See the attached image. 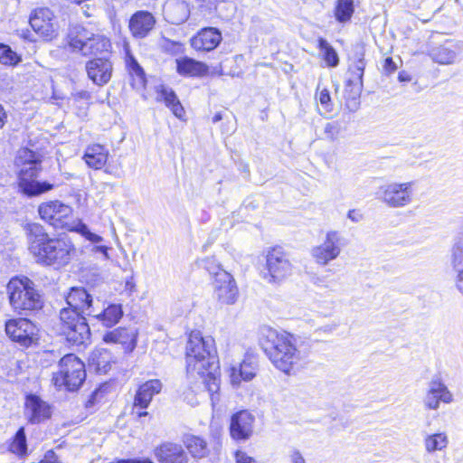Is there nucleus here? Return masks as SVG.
<instances>
[{"label":"nucleus","mask_w":463,"mask_h":463,"mask_svg":"<svg viewBox=\"0 0 463 463\" xmlns=\"http://www.w3.org/2000/svg\"><path fill=\"white\" fill-rule=\"evenodd\" d=\"M68 43L73 52H80L84 56L108 52L111 46L109 38L90 33L80 26L71 30Z\"/></svg>","instance_id":"7"},{"label":"nucleus","mask_w":463,"mask_h":463,"mask_svg":"<svg viewBox=\"0 0 463 463\" xmlns=\"http://www.w3.org/2000/svg\"><path fill=\"white\" fill-rule=\"evenodd\" d=\"M24 231L28 250L36 261L44 265L64 266L75 251L72 243L65 239L50 238L44 228L35 222L27 223Z\"/></svg>","instance_id":"1"},{"label":"nucleus","mask_w":463,"mask_h":463,"mask_svg":"<svg viewBox=\"0 0 463 463\" xmlns=\"http://www.w3.org/2000/svg\"><path fill=\"white\" fill-rule=\"evenodd\" d=\"M453 265L457 271L463 270V241H459L454 247Z\"/></svg>","instance_id":"43"},{"label":"nucleus","mask_w":463,"mask_h":463,"mask_svg":"<svg viewBox=\"0 0 463 463\" xmlns=\"http://www.w3.org/2000/svg\"><path fill=\"white\" fill-rule=\"evenodd\" d=\"M165 42H166L167 44H171V45L178 46V47L181 46V43H175V42H173V41H170V40H165Z\"/></svg>","instance_id":"59"},{"label":"nucleus","mask_w":463,"mask_h":463,"mask_svg":"<svg viewBox=\"0 0 463 463\" xmlns=\"http://www.w3.org/2000/svg\"><path fill=\"white\" fill-rule=\"evenodd\" d=\"M108 156V149L101 145L93 144L86 148L83 159L90 167L98 170L106 165Z\"/></svg>","instance_id":"28"},{"label":"nucleus","mask_w":463,"mask_h":463,"mask_svg":"<svg viewBox=\"0 0 463 463\" xmlns=\"http://www.w3.org/2000/svg\"><path fill=\"white\" fill-rule=\"evenodd\" d=\"M213 260H205V263H206V264L213 263Z\"/></svg>","instance_id":"61"},{"label":"nucleus","mask_w":463,"mask_h":463,"mask_svg":"<svg viewBox=\"0 0 463 463\" xmlns=\"http://www.w3.org/2000/svg\"><path fill=\"white\" fill-rule=\"evenodd\" d=\"M257 364L252 359H244L239 367L231 368V383L234 386L240 385L241 381L249 382L252 380L257 372Z\"/></svg>","instance_id":"27"},{"label":"nucleus","mask_w":463,"mask_h":463,"mask_svg":"<svg viewBox=\"0 0 463 463\" xmlns=\"http://www.w3.org/2000/svg\"><path fill=\"white\" fill-rule=\"evenodd\" d=\"M67 307H63L61 310H74L79 315L82 316H92V298L82 288H73L66 298Z\"/></svg>","instance_id":"17"},{"label":"nucleus","mask_w":463,"mask_h":463,"mask_svg":"<svg viewBox=\"0 0 463 463\" xmlns=\"http://www.w3.org/2000/svg\"><path fill=\"white\" fill-rule=\"evenodd\" d=\"M191 14L189 5L184 1H175L166 6L167 21L173 24H182L187 21Z\"/></svg>","instance_id":"31"},{"label":"nucleus","mask_w":463,"mask_h":463,"mask_svg":"<svg viewBox=\"0 0 463 463\" xmlns=\"http://www.w3.org/2000/svg\"><path fill=\"white\" fill-rule=\"evenodd\" d=\"M20 58L8 45L0 43V62L5 65H15Z\"/></svg>","instance_id":"41"},{"label":"nucleus","mask_w":463,"mask_h":463,"mask_svg":"<svg viewBox=\"0 0 463 463\" xmlns=\"http://www.w3.org/2000/svg\"><path fill=\"white\" fill-rule=\"evenodd\" d=\"M26 449L27 446L24 429L20 428L15 434L14 441L10 445V450L15 454L24 455L26 453Z\"/></svg>","instance_id":"40"},{"label":"nucleus","mask_w":463,"mask_h":463,"mask_svg":"<svg viewBox=\"0 0 463 463\" xmlns=\"http://www.w3.org/2000/svg\"><path fill=\"white\" fill-rule=\"evenodd\" d=\"M448 445V439L444 433H436L432 435H428L424 439V446L425 449L432 453L437 450H441L445 449Z\"/></svg>","instance_id":"37"},{"label":"nucleus","mask_w":463,"mask_h":463,"mask_svg":"<svg viewBox=\"0 0 463 463\" xmlns=\"http://www.w3.org/2000/svg\"><path fill=\"white\" fill-rule=\"evenodd\" d=\"M318 100L325 112H330L332 110L331 97L327 90L324 89L319 92Z\"/></svg>","instance_id":"45"},{"label":"nucleus","mask_w":463,"mask_h":463,"mask_svg":"<svg viewBox=\"0 0 463 463\" xmlns=\"http://www.w3.org/2000/svg\"><path fill=\"white\" fill-rule=\"evenodd\" d=\"M206 269L214 276L213 298L221 306L233 305L239 297V289L233 276L219 265L213 269L206 266Z\"/></svg>","instance_id":"10"},{"label":"nucleus","mask_w":463,"mask_h":463,"mask_svg":"<svg viewBox=\"0 0 463 463\" xmlns=\"http://www.w3.org/2000/svg\"><path fill=\"white\" fill-rule=\"evenodd\" d=\"M216 369L217 364H215L214 367H212L209 370H205L204 373L191 374L192 376H199V378L202 380L204 388L209 392L213 403H214V402L218 400L217 397H215V394L217 393L220 388V379L215 373Z\"/></svg>","instance_id":"33"},{"label":"nucleus","mask_w":463,"mask_h":463,"mask_svg":"<svg viewBox=\"0 0 463 463\" xmlns=\"http://www.w3.org/2000/svg\"><path fill=\"white\" fill-rule=\"evenodd\" d=\"M319 48L324 52V59L326 64L330 67H335L338 64L339 59L335 49L325 40H319Z\"/></svg>","instance_id":"39"},{"label":"nucleus","mask_w":463,"mask_h":463,"mask_svg":"<svg viewBox=\"0 0 463 463\" xmlns=\"http://www.w3.org/2000/svg\"><path fill=\"white\" fill-rule=\"evenodd\" d=\"M176 71L184 77H200L208 72V66L189 57H181L175 60Z\"/></svg>","instance_id":"26"},{"label":"nucleus","mask_w":463,"mask_h":463,"mask_svg":"<svg viewBox=\"0 0 463 463\" xmlns=\"http://www.w3.org/2000/svg\"><path fill=\"white\" fill-rule=\"evenodd\" d=\"M103 340L106 343L129 344L134 348L136 345V335L132 330L125 327L116 328L104 335Z\"/></svg>","instance_id":"34"},{"label":"nucleus","mask_w":463,"mask_h":463,"mask_svg":"<svg viewBox=\"0 0 463 463\" xmlns=\"http://www.w3.org/2000/svg\"><path fill=\"white\" fill-rule=\"evenodd\" d=\"M293 264L280 248H273L266 255V265L262 270L263 279L270 284H279L293 273Z\"/></svg>","instance_id":"9"},{"label":"nucleus","mask_w":463,"mask_h":463,"mask_svg":"<svg viewBox=\"0 0 463 463\" xmlns=\"http://www.w3.org/2000/svg\"><path fill=\"white\" fill-rule=\"evenodd\" d=\"M217 364L214 340L193 331L186 345V369L188 374L204 373Z\"/></svg>","instance_id":"3"},{"label":"nucleus","mask_w":463,"mask_h":463,"mask_svg":"<svg viewBox=\"0 0 463 463\" xmlns=\"http://www.w3.org/2000/svg\"><path fill=\"white\" fill-rule=\"evenodd\" d=\"M72 208L59 200L48 201L38 206V213L44 222L56 229L71 232L75 220H71Z\"/></svg>","instance_id":"11"},{"label":"nucleus","mask_w":463,"mask_h":463,"mask_svg":"<svg viewBox=\"0 0 463 463\" xmlns=\"http://www.w3.org/2000/svg\"><path fill=\"white\" fill-rule=\"evenodd\" d=\"M105 172L108 174H113L116 177H119L120 175L118 173H113V170H111L109 167H107L105 169Z\"/></svg>","instance_id":"58"},{"label":"nucleus","mask_w":463,"mask_h":463,"mask_svg":"<svg viewBox=\"0 0 463 463\" xmlns=\"http://www.w3.org/2000/svg\"><path fill=\"white\" fill-rule=\"evenodd\" d=\"M452 401V394L448 388L439 381H433L430 384L429 391L424 399L425 406L430 410H437L439 402L449 403Z\"/></svg>","instance_id":"25"},{"label":"nucleus","mask_w":463,"mask_h":463,"mask_svg":"<svg viewBox=\"0 0 463 463\" xmlns=\"http://www.w3.org/2000/svg\"><path fill=\"white\" fill-rule=\"evenodd\" d=\"M459 48L457 43L452 41H447L443 44L432 47L429 51V55L433 61L449 65L453 64L458 57Z\"/></svg>","instance_id":"24"},{"label":"nucleus","mask_w":463,"mask_h":463,"mask_svg":"<svg viewBox=\"0 0 463 463\" xmlns=\"http://www.w3.org/2000/svg\"><path fill=\"white\" fill-rule=\"evenodd\" d=\"M255 417L248 411H241L232 415L230 433L233 439L241 441L249 439L253 433Z\"/></svg>","instance_id":"16"},{"label":"nucleus","mask_w":463,"mask_h":463,"mask_svg":"<svg viewBox=\"0 0 463 463\" xmlns=\"http://www.w3.org/2000/svg\"><path fill=\"white\" fill-rule=\"evenodd\" d=\"M324 135L326 138L334 140L338 135V128L335 123L328 122L324 127Z\"/></svg>","instance_id":"46"},{"label":"nucleus","mask_w":463,"mask_h":463,"mask_svg":"<svg viewBox=\"0 0 463 463\" xmlns=\"http://www.w3.org/2000/svg\"><path fill=\"white\" fill-rule=\"evenodd\" d=\"M221 32L214 27H205L190 39V45L197 52H211L222 42Z\"/></svg>","instance_id":"20"},{"label":"nucleus","mask_w":463,"mask_h":463,"mask_svg":"<svg viewBox=\"0 0 463 463\" xmlns=\"http://www.w3.org/2000/svg\"><path fill=\"white\" fill-rule=\"evenodd\" d=\"M156 18L148 11H137L129 19L128 28L134 38L144 39L156 25Z\"/></svg>","instance_id":"21"},{"label":"nucleus","mask_w":463,"mask_h":463,"mask_svg":"<svg viewBox=\"0 0 463 463\" xmlns=\"http://www.w3.org/2000/svg\"><path fill=\"white\" fill-rule=\"evenodd\" d=\"M398 79L400 81H410L411 80L410 75L404 71L399 73Z\"/></svg>","instance_id":"56"},{"label":"nucleus","mask_w":463,"mask_h":463,"mask_svg":"<svg viewBox=\"0 0 463 463\" xmlns=\"http://www.w3.org/2000/svg\"><path fill=\"white\" fill-rule=\"evenodd\" d=\"M364 70V63L363 60L360 59L352 70V78L348 79L346 81L345 93L347 94L348 99L355 100L360 97L363 86L362 79Z\"/></svg>","instance_id":"29"},{"label":"nucleus","mask_w":463,"mask_h":463,"mask_svg":"<svg viewBox=\"0 0 463 463\" xmlns=\"http://www.w3.org/2000/svg\"><path fill=\"white\" fill-rule=\"evenodd\" d=\"M163 383L158 379L148 380L138 386L133 402V411L135 409L146 410L153 397L162 391Z\"/></svg>","instance_id":"23"},{"label":"nucleus","mask_w":463,"mask_h":463,"mask_svg":"<svg viewBox=\"0 0 463 463\" xmlns=\"http://www.w3.org/2000/svg\"><path fill=\"white\" fill-rule=\"evenodd\" d=\"M157 100L163 101L167 108L171 109L173 114L178 118H182L184 115V110L182 104L179 101L175 91L168 87L164 85H160L157 88Z\"/></svg>","instance_id":"30"},{"label":"nucleus","mask_w":463,"mask_h":463,"mask_svg":"<svg viewBox=\"0 0 463 463\" xmlns=\"http://www.w3.org/2000/svg\"><path fill=\"white\" fill-rule=\"evenodd\" d=\"M137 409H135L134 411L132 410V412L133 413H136L137 415V417L141 418V417H144V416H146L148 413L147 411L142 410V411H136Z\"/></svg>","instance_id":"57"},{"label":"nucleus","mask_w":463,"mask_h":463,"mask_svg":"<svg viewBox=\"0 0 463 463\" xmlns=\"http://www.w3.org/2000/svg\"><path fill=\"white\" fill-rule=\"evenodd\" d=\"M344 246V238L340 232L329 231L323 242L312 249L311 255L318 265L326 266L338 258Z\"/></svg>","instance_id":"13"},{"label":"nucleus","mask_w":463,"mask_h":463,"mask_svg":"<svg viewBox=\"0 0 463 463\" xmlns=\"http://www.w3.org/2000/svg\"><path fill=\"white\" fill-rule=\"evenodd\" d=\"M6 335L23 346H29L36 340V327L27 318H11L5 322Z\"/></svg>","instance_id":"14"},{"label":"nucleus","mask_w":463,"mask_h":463,"mask_svg":"<svg viewBox=\"0 0 463 463\" xmlns=\"http://www.w3.org/2000/svg\"><path fill=\"white\" fill-rule=\"evenodd\" d=\"M52 415L50 405L35 394H28L24 403V416L33 424L48 420Z\"/></svg>","instance_id":"18"},{"label":"nucleus","mask_w":463,"mask_h":463,"mask_svg":"<svg viewBox=\"0 0 463 463\" xmlns=\"http://www.w3.org/2000/svg\"><path fill=\"white\" fill-rule=\"evenodd\" d=\"M221 119H222V116H221V114H216V115L213 117V121L215 123V122H217V121H219V120H221Z\"/></svg>","instance_id":"60"},{"label":"nucleus","mask_w":463,"mask_h":463,"mask_svg":"<svg viewBox=\"0 0 463 463\" xmlns=\"http://www.w3.org/2000/svg\"><path fill=\"white\" fill-rule=\"evenodd\" d=\"M260 341L265 354L278 370L288 375L295 373L300 366L302 354L297 348V339L293 335L263 327Z\"/></svg>","instance_id":"2"},{"label":"nucleus","mask_w":463,"mask_h":463,"mask_svg":"<svg viewBox=\"0 0 463 463\" xmlns=\"http://www.w3.org/2000/svg\"><path fill=\"white\" fill-rule=\"evenodd\" d=\"M354 12L353 0H337L335 7V16L339 23L348 22Z\"/></svg>","instance_id":"36"},{"label":"nucleus","mask_w":463,"mask_h":463,"mask_svg":"<svg viewBox=\"0 0 463 463\" xmlns=\"http://www.w3.org/2000/svg\"><path fill=\"white\" fill-rule=\"evenodd\" d=\"M458 281H457V287L463 293V270L458 271Z\"/></svg>","instance_id":"54"},{"label":"nucleus","mask_w":463,"mask_h":463,"mask_svg":"<svg viewBox=\"0 0 463 463\" xmlns=\"http://www.w3.org/2000/svg\"><path fill=\"white\" fill-rule=\"evenodd\" d=\"M73 96L75 97V99H89L90 98V93L86 90H81V91L76 92L73 94Z\"/></svg>","instance_id":"53"},{"label":"nucleus","mask_w":463,"mask_h":463,"mask_svg":"<svg viewBox=\"0 0 463 463\" xmlns=\"http://www.w3.org/2000/svg\"><path fill=\"white\" fill-rule=\"evenodd\" d=\"M413 182H392L380 186L378 198L391 208H402L413 200Z\"/></svg>","instance_id":"12"},{"label":"nucleus","mask_w":463,"mask_h":463,"mask_svg":"<svg viewBox=\"0 0 463 463\" xmlns=\"http://www.w3.org/2000/svg\"><path fill=\"white\" fill-rule=\"evenodd\" d=\"M15 162L21 167L19 187L24 194L28 196H36L53 188V184L50 183L35 180L42 170V161L33 151L28 148L20 149Z\"/></svg>","instance_id":"4"},{"label":"nucleus","mask_w":463,"mask_h":463,"mask_svg":"<svg viewBox=\"0 0 463 463\" xmlns=\"http://www.w3.org/2000/svg\"><path fill=\"white\" fill-rule=\"evenodd\" d=\"M55 329L72 345H86L90 338V330L86 317L74 310H61Z\"/></svg>","instance_id":"6"},{"label":"nucleus","mask_w":463,"mask_h":463,"mask_svg":"<svg viewBox=\"0 0 463 463\" xmlns=\"http://www.w3.org/2000/svg\"><path fill=\"white\" fill-rule=\"evenodd\" d=\"M10 306L17 312L40 309L42 296L33 280L25 276L12 278L6 286Z\"/></svg>","instance_id":"5"},{"label":"nucleus","mask_w":463,"mask_h":463,"mask_svg":"<svg viewBox=\"0 0 463 463\" xmlns=\"http://www.w3.org/2000/svg\"><path fill=\"white\" fill-rule=\"evenodd\" d=\"M159 463H188L189 458L183 446L175 442H163L154 449Z\"/></svg>","instance_id":"19"},{"label":"nucleus","mask_w":463,"mask_h":463,"mask_svg":"<svg viewBox=\"0 0 463 463\" xmlns=\"http://www.w3.org/2000/svg\"><path fill=\"white\" fill-rule=\"evenodd\" d=\"M5 112L2 105L0 104V129L5 126Z\"/></svg>","instance_id":"55"},{"label":"nucleus","mask_w":463,"mask_h":463,"mask_svg":"<svg viewBox=\"0 0 463 463\" xmlns=\"http://www.w3.org/2000/svg\"><path fill=\"white\" fill-rule=\"evenodd\" d=\"M288 463H307L302 452L296 448H291L287 454Z\"/></svg>","instance_id":"44"},{"label":"nucleus","mask_w":463,"mask_h":463,"mask_svg":"<svg viewBox=\"0 0 463 463\" xmlns=\"http://www.w3.org/2000/svg\"><path fill=\"white\" fill-rule=\"evenodd\" d=\"M184 444L188 453L194 459L204 458L210 454L207 441L200 436L186 435L184 439Z\"/></svg>","instance_id":"32"},{"label":"nucleus","mask_w":463,"mask_h":463,"mask_svg":"<svg viewBox=\"0 0 463 463\" xmlns=\"http://www.w3.org/2000/svg\"><path fill=\"white\" fill-rule=\"evenodd\" d=\"M112 71V63L105 58H95L86 63L89 79L99 86H103L109 81Z\"/></svg>","instance_id":"22"},{"label":"nucleus","mask_w":463,"mask_h":463,"mask_svg":"<svg viewBox=\"0 0 463 463\" xmlns=\"http://www.w3.org/2000/svg\"><path fill=\"white\" fill-rule=\"evenodd\" d=\"M338 327V323L332 322L330 324L324 325L317 329V332H323L325 334H332Z\"/></svg>","instance_id":"47"},{"label":"nucleus","mask_w":463,"mask_h":463,"mask_svg":"<svg viewBox=\"0 0 463 463\" xmlns=\"http://www.w3.org/2000/svg\"><path fill=\"white\" fill-rule=\"evenodd\" d=\"M127 63L130 73L137 77L138 83L143 84L145 82V73L143 69L136 61V59L133 56L129 55L127 60Z\"/></svg>","instance_id":"42"},{"label":"nucleus","mask_w":463,"mask_h":463,"mask_svg":"<svg viewBox=\"0 0 463 463\" xmlns=\"http://www.w3.org/2000/svg\"><path fill=\"white\" fill-rule=\"evenodd\" d=\"M347 218L356 223L363 220V214L359 211L350 210L347 213Z\"/></svg>","instance_id":"49"},{"label":"nucleus","mask_w":463,"mask_h":463,"mask_svg":"<svg viewBox=\"0 0 463 463\" xmlns=\"http://www.w3.org/2000/svg\"><path fill=\"white\" fill-rule=\"evenodd\" d=\"M86 378L84 364L72 354L63 356L59 363V371L53 374L52 381L58 387L68 390L78 389Z\"/></svg>","instance_id":"8"},{"label":"nucleus","mask_w":463,"mask_h":463,"mask_svg":"<svg viewBox=\"0 0 463 463\" xmlns=\"http://www.w3.org/2000/svg\"><path fill=\"white\" fill-rule=\"evenodd\" d=\"M40 463H60V462H59L58 458L55 455V453L53 451L50 450L45 454L44 458L43 460H41Z\"/></svg>","instance_id":"50"},{"label":"nucleus","mask_w":463,"mask_h":463,"mask_svg":"<svg viewBox=\"0 0 463 463\" xmlns=\"http://www.w3.org/2000/svg\"><path fill=\"white\" fill-rule=\"evenodd\" d=\"M33 31L46 40L52 39L57 33L58 24L53 13L49 8H39L30 17Z\"/></svg>","instance_id":"15"},{"label":"nucleus","mask_w":463,"mask_h":463,"mask_svg":"<svg viewBox=\"0 0 463 463\" xmlns=\"http://www.w3.org/2000/svg\"><path fill=\"white\" fill-rule=\"evenodd\" d=\"M71 227V232H75L80 234L92 243H99L103 241V238L96 233L91 232L88 226L80 219H75V225Z\"/></svg>","instance_id":"38"},{"label":"nucleus","mask_w":463,"mask_h":463,"mask_svg":"<svg viewBox=\"0 0 463 463\" xmlns=\"http://www.w3.org/2000/svg\"><path fill=\"white\" fill-rule=\"evenodd\" d=\"M117 463H154V462L148 458H135L119 459Z\"/></svg>","instance_id":"48"},{"label":"nucleus","mask_w":463,"mask_h":463,"mask_svg":"<svg viewBox=\"0 0 463 463\" xmlns=\"http://www.w3.org/2000/svg\"><path fill=\"white\" fill-rule=\"evenodd\" d=\"M396 65L392 58H386L384 61V70L388 72H392L396 70Z\"/></svg>","instance_id":"52"},{"label":"nucleus","mask_w":463,"mask_h":463,"mask_svg":"<svg viewBox=\"0 0 463 463\" xmlns=\"http://www.w3.org/2000/svg\"><path fill=\"white\" fill-rule=\"evenodd\" d=\"M108 250H109V248L107 246H103V245L94 246L91 250L92 252L101 253L104 256L105 260L109 259Z\"/></svg>","instance_id":"51"},{"label":"nucleus","mask_w":463,"mask_h":463,"mask_svg":"<svg viewBox=\"0 0 463 463\" xmlns=\"http://www.w3.org/2000/svg\"><path fill=\"white\" fill-rule=\"evenodd\" d=\"M123 316L121 305L112 304L109 305L103 312L94 314L92 317H96L104 326L111 327L116 325Z\"/></svg>","instance_id":"35"}]
</instances>
